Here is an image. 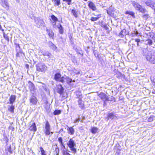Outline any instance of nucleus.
Listing matches in <instances>:
<instances>
[{
  "instance_id": "nucleus-1",
  "label": "nucleus",
  "mask_w": 155,
  "mask_h": 155,
  "mask_svg": "<svg viewBox=\"0 0 155 155\" xmlns=\"http://www.w3.org/2000/svg\"><path fill=\"white\" fill-rule=\"evenodd\" d=\"M132 4L136 10L139 11L142 13L145 12L146 11L145 8H143L138 3L135 1H132Z\"/></svg>"
},
{
  "instance_id": "nucleus-2",
  "label": "nucleus",
  "mask_w": 155,
  "mask_h": 155,
  "mask_svg": "<svg viewBox=\"0 0 155 155\" xmlns=\"http://www.w3.org/2000/svg\"><path fill=\"white\" fill-rule=\"evenodd\" d=\"M146 58L147 61L153 64H155V52H148Z\"/></svg>"
},
{
  "instance_id": "nucleus-3",
  "label": "nucleus",
  "mask_w": 155,
  "mask_h": 155,
  "mask_svg": "<svg viewBox=\"0 0 155 155\" xmlns=\"http://www.w3.org/2000/svg\"><path fill=\"white\" fill-rule=\"evenodd\" d=\"M67 144L73 153H75L76 152V149L74 147L76 144L74 141L72 139H71L68 142Z\"/></svg>"
},
{
  "instance_id": "nucleus-4",
  "label": "nucleus",
  "mask_w": 155,
  "mask_h": 155,
  "mask_svg": "<svg viewBox=\"0 0 155 155\" xmlns=\"http://www.w3.org/2000/svg\"><path fill=\"white\" fill-rule=\"evenodd\" d=\"M51 126L48 121H47L45 126V135L48 136L51 133L53 134V132H51Z\"/></svg>"
},
{
  "instance_id": "nucleus-5",
  "label": "nucleus",
  "mask_w": 155,
  "mask_h": 155,
  "mask_svg": "<svg viewBox=\"0 0 155 155\" xmlns=\"http://www.w3.org/2000/svg\"><path fill=\"white\" fill-rule=\"evenodd\" d=\"M60 81L63 83H64L65 82H66L69 84L73 81L74 82V81H72L71 78L66 76L61 77L60 79Z\"/></svg>"
},
{
  "instance_id": "nucleus-6",
  "label": "nucleus",
  "mask_w": 155,
  "mask_h": 155,
  "mask_svg": "<svg viewBox=\"0 0 155 155\" xmlns=\"http://www.w3.org/2000/svg\"><path fill=\"white\" fill-rule=\"evenodd\" d=\"M98 95L104 102L106 101H110L108 96L103 92H101L98 94Z\"/></svg>"
},
{
  "instance_id": "nucleus-7",
  "label": "nucleus",
  "mask_w": 155,
  "mask_h": 155,
  "mask_svg": "<svg viewBox=\"0 0 155 155\" xmlns=\"http://www.w3.org/2000/svg\"><path fill=\"white\" fill-rule=\"evenodd\" d=\"M37 25L39 26H44L45 23L43 21L39 18H35L34 19Z\"/></svg>"
},
{
  "instance_id": "nucleus-8",
  "label": "nucleus",
  "mask_w": 155,
  "mask_h": 155,
  "mask_svg": "<svg viewBox=\"0 0 155 155\" xmlns=\"http://www.w3.org/2000/svg\"><path fill=\"white\" fill-rule=\"evenodd\" d=\"M28 87L30 91L34 94V93L35 92L36 90L34 84L30 81L28 82Z\"/></svg>"
},
{
  "instance_id": "nucleus-9",
  "label": "nucleus",
  "mask_w": 155,
  "mask_h": 155,
  "mask_svg": "<svg viewBox=\"0 0 155 155\" xmlns=\"http://www.w3.org/2000/svg\"><path fill=\"white\" fill-rule=\"evenodd\" d=\"M47 69V67L45 64H42L39 66H37V70L39 72L41 71L44 72Z\"/></svg>"
},
{
  "instance_id": "nucleus-10",
  "label": "nucleus",
  "mask_w": 155,
  "mask_h": 155,
  "mask_svg": "<svg viewBox=\"0 0 155 155\" xmlns=\"http://www.w3.org/2000/svg\"><path fill=\"white\" fill-rule=\"evenodd\" d=\"M30 103L32 105H36L37 104L38 100L35 96H31L29 99Z\"/></svg>"
},
{
  "instance_id": "nucleus-11",
  "label": "nucleus",
  "mask_w": 155,
  "mask_h": 155,
  "mask_svg": "<svg viewBox=\"0 0 155 155\" xmlns=\"http://www.w3.org/2000/svg\"><path fill=\"white\" fill-rule=\"evenodd\" d=\"M145 3L147 6L150 7L153 9H154L155 3L153 2L151 0H148L145 2Z\"/></svg>"
},
{
  "instance_id": "nucleus-12",
  "label": "nucleus",
  "mask_w": 155,
  "mask_h": 155,
  "mask_svg": "<svg viewBox=\"0 0 155 155\" xmlns=\"http://www.w3.org/2000/svg\"><path fill=\"white\" fill-rule=\"evenodd\" d=\"M29 129L31 131L35 132L37 130V128L35 123L33 122L31 124H30Z\"/></svg>"
},
{
  "instance_id": "nucleus-13",
  "label": "nucleus",
  "mask_w": 155,
  "mask_h": 155,
  "mask_svg": "<svg viewBox=\"0 0 155 155\" xmlns=\"http://www.w3.org/2000/svg\"><path fill=\"white\" fill-rule=\"evenodd\" d=\"M1 5L4 8H9L8 4L6 0H1Z\"/></svg>"
},
{
  "instance_id": "nucleus-14",
  "label": "nucleus",
  "mask_w": 155,
  "mask_h": 155,
  "mask_svg": "<svg viewBox=\"0 0 155 155\" xmlns=\"http://www.w3.org/2000/svg\"><path fill=\"white\" fill-rule=\"evenodd\" d=\"M88 2L89 7L93 11L96 10V8L94 4L92 2L89 1Z\"/></svg>"
},
{
  "instance_id": "nucleus-15",
  "label": "nucleus",
  "mask_w": 155,
  "mask_h": 155,
  "mask_svg": "<svg viewBox=\"0 0 155 155\" xmlns=\"http://www.w3.org/2000/svg\"><path fill=\"white\" fill-rule=\"evenodd\" d=\"M78 103L79 107L81 109H84V102L82 101V99H79L78 101Z\"/></svg>"
},
{
  "instance_id": "nucleus-16",
  "label": "nucleus",
  "mask_w": 155,
  "mask_h": 155,
  "mask_svg": "<svg viewBox=\"0 0 155 155\" xmlns=\"http://www.w3.org/2000/svg\"><path fill=\"white\" fill-rule=\"evenodd\" d=\"M58 91L57 92L59 94H61L63 93L64 91V89L61 84H59L58 85Z\"/></svg>"
},
{
  "instance_id": "nucleus-17",
  "label": "nucleus",
  "mask_w": 155,
  "mask_h": 155,
  "mask_svg": "<svg viewBox=\"0 0 155 155\" xmlns=\"http://www.w3.org/2000/svg\"><path fill=\"white\" fill-rule=\"evenodd\" d=\"M15 99L16 96L15 95H12L9 99L10 104L12 105L15 102Z\"/></svg>"
},
{
  "instance_id": "nucleus-18",
  "label": "nucleus",
  "mask_w": 155,
  "mask_h": 155,
  "mask_svg": "<svg viewBox=\"0 0 155 155\" xmlns=\"http://www.w3.org/2000/svg\"><path fill=\"white\" fill-rule=\"evenodd\" d=\"M48 45L50 48L52 50H55L57 49V48L56 46L51 42L49 41L48 42Z\"/></svg>"
},
{
  "instance_id": "nucleus-19",
  "label": "nucleus",
  "mask_w": 155,
  "mask_h": 155,
  "mask_svg": "<svg viewBox=\"0 0 155 155\" xmlns=\"http://www.w3.org/2000/svg\"><path fill=\"white\" fill-rule=\"evenodd\" d=\"M131 35L133 37H135V36L138 37L140 35V34L137 31H136V30H135L133 31Z\"/></svg>"
},
{
  "instance_id": "nucleus-20",
  "label": "nucleus",
  "mask_w": 155,
  "mask_h": 155,
  "mask_svg": "<svg viewBox=\"0 0 155 155\" xmlns=\"http://www.w3.org/2000/svg\"><path fill=\"white\" fill-rule=\"evenodd\" d=\"M127 34H128V33H127L126 30L125 29L122 30L120 33V35L122 38L123 37L124 35Z\"/></svg>"
},
{
  "instance_id": "nucleus-21",
  "label": "nucleus",
  "mask_w": 155,
  "mask_h": 155,
  "mask_svg": "<svg viewBox=\"0 0 155 155\" xmlns=\"http://www.w3.org/2000/svg\"><path fill=\"white\" fill-rule=\"evenodd\" d=\"M61 75L60 73H57L55 74L54 79L56 81H59L61 78Z\"/></svg>"
},
{
  "instance_id": "nucleus-22",
  "label": "nucleus",
  "mask_w": 155,
  "mask_h": 155,
  "mask_svg": "<svg viewBox=\"0 0 155 155\" xmlns=\"http://www.w3.org/2000/svg\"><path fill=\"white\" fill-rule=\"evenodd\" d=\"M98 130V129L95 127H92L91 129V132L93 134L96 133Z\"/></svg>"
},
{
  "instance_id": "nucleus-23",
  "label": "nucleus",
  "mask_w": 155,
  "mask_h": 155,
  "mask_svg": "<svg viewBox=\"0 0 155 155\" xmlns=\"http://www.w3.org/2000/svg\"><path fill=\"white\" fill-rule=\"evenodd\" d=\"M47 32L48 33V35L49 36L50 38H53V37L54 36V33L51 31L49 30L48 31V30H47Z\"/></svg>"
},
{
  "instance_id": "nucleus-24",
  "label": "nucleus",
  "mask_w": 155,
  "mask_h": 155,
  "mask_svg": "<svg viewBox=\"0 0 155 155\" xmlns=\"http://www.w3.org/2000/svg\"><path fill=\"white\" fill-rule=\"evenodd\" d=\"M58 28L59 29V32L60 33L62 34L63 32V28L62 27L61 25L59 24L58 25Z\"/></svg>"
},
{
  "instance_id": "nucleus-25",
  "label": "nucleus",
  "mask_w": 155,
  "mask_h": 155,
  "mask_svg": "<svg viewBox=\"0 0 155 155\" xmlns=\"http://www.w3.org/2000/svg\"><path fill=\"white\" fill-rule=\"evenodd\" d=\"M71 13L76 18L78 16V12L75 10H72Z\"/></svg>"
},
{
  "instance_id": "nucleus-26",
  "label": "nucleus",
  "mask_w": 155,
  "mask_h": 155,
  "mask_svg": "<svg viewBox=\"0 0 155 155\" xmlns=\"http://www.w3.org/2000/svg\"><path fill=\"white\" fill-rule=\"evenodd\" d=\"M76 95L77 97L79 99H82V94L80 92L78 91L76 92Z\"/></svg>"
},
{
  "instance_id": "nucleus-27",
  "label": "nucleus",
  "mask_w": 155,
  "mask_h": 155,
  "mask_svg": "<svg viewBox=\"0 0 155 155\" xmlns=\"http://www.w3.org/2000/svg\"><path fill=\"white\" fill-rule=\"evenodd\" d=\"M145 43L146 45H150L152 44L153 42L151 39H148L145 41Z\"/></svg>"
},
{
  "instance_id": "nucleus-28",
  "label": "nucleus",
  "mask_w": 155,
  "mask_h": 155,
  "mask_svg": "<svg viewBox=\"0 0 155 155\" xmlns=\"http://www.w3.org/2000/svg\"><path fill=\"white\" fill-rule=\"evenodd\" d=\"M43 55L44 56H48L49 58H50L52 56V55L51 53H49L48 52H47L45 53H44L43 54Z\"/></svg>"
},
{
  "instance_id": "nucleus-29",
  "label": "nucleus",
  "mask_w": 155,
  "mask_h": 155,
  "mask_svg": "<svg viewBox=\"0 0 155 155\" xmlns=\"http://www.w3.org/2000/svg\"><path fill=\"white\" fill-rule=\"evenodd\" d=\"M68 131H69V133L71 135L74 134V130L72 127L69 128Z\"/></svg>"
},
{
  "instance_id": "nucleus-30",
  "label": "nucleus",
  "mask_w": 155,
  "mask_h": 155,
  "mask_svg": "<svg viewBox=\"0 0 155 155\" xmlns=\"http://www.w3.org/2000/svg\"><path fill=\"white\" fill-rule=\"evenodd\" d=\"M14 106L12 104V105L8 108V110L11 112L13 113L14 112Z\"/></svg>"
},
{
  "instance_id": "nucleus-31",
  "label": "nucleus",
  "mask_w": 155,
  "mask_h": 155,
  "mask_svg": "<svg viewBox=\"0 0 155 155\" xmlns=\"http://www.w3.org/2000/svg\"><path fill=\"white\" fill-rule=\"evenodd\" d=\"M100 15H99L98 16V17H92L91 18V20L92 21H96L101 16H100Z\"/></svg>"
},
{
  "instance_id": "nucleus-32",
  "label": "nucleus",
  "mask_w": 155,
  "mask_h": 155,
  "mask_svg": "<svg viewBox=\"0 0 155 155\" xmlns=\"http://www.w3.org/2000/svg\"><path fill=\"white\" fill-rule=\"evenodd\" d=\"M114 116L113 114L112 113L109 114L108 116V119H113L114 118Z\"/></svg>"
},
{
  "instance_id": "nucleus-33",
  "label": "nucleus",
  "mask_w": 155,
  "mask_h": 155,
  "mask_svg": "<svg viewBox=\"0 0 155 155\" xmlns=\"http://www.w3.org/2000/svg\"><path fill=\"white\" fill-rule=\"evenodd\" d=\"M61 110H56L54 112V115H57L60 114L61 113Z\"/></svg>"
},
{
  "instance_id": "nucleus-34",
  "label": "nucleus",
  "mask_w": 155,
  "mask_h": 155,
  "mask_svg": "<svg viewBox=\"0 0 155 155\" xmlns=\"http://www.w3.org/2000/svg\"><path fill=\"white\" fill-rule=\"evenodd\" d=\"M125 14H129V15L132 16L133 17H134V13L133 12L130 11H127L125 12Z\"/></svg>"
},
{
  "instance_id": "nucleus-35",
  "label": "nucleus",
  "mask_w": 155,
  "mask_h": 155,
  "mask_svg": "<svg viewBox=\"0 0 155 155\" xmlns=\"http://www.w3.org/2000/svg\"><path fill=\"white\" fill-rule=\"evenodd\" d=\"M111 8L110 7L109 9L107 10V13L109 15L111 16L113 15V11L111 9Z\"/></svg>"
},
{
  "instance_id": "nucleus-36",
  "label": "nucleus",
  "mask_w": 155,
  "mask_h": 155,
  "mask_svg": "<svg viewBox=\"0 0 155 155\" xmlns=\"http://www.w3.org/2000/svg\"><path fill=\"white\" fill-rule=\"evenodd\" d=\"M40 149L41 152V155H46L45 154V151L44 150L42 147H40Z\"/></svg>"
},
{
  "instance_id": "nucleus-37",
  "label": "nucleus",
  "mask_w": 155,
  "mask_h": 155,
  "mask_svg": "<svg viewBox=\"0 0 155 155\" xmlns=\"http://www.w3.org/2000/svg\"><path fill=\"white\" fill-rule=\"evenodd\" d=\"M62 139L61 137H60L58 138V141L60 143L61 145L64 146L62 142Z\"/></svg>"
},
{
  "instance_id": "nucleus-38",
  "label": "nucleus",
  "mask_w": 155,
  "mask_h": 155,
  "mask_svg": "<svg viewBox=\"0 0 155 155\" xmlns=\"http://www.w3.org/2000/svg\"><path fill=\"white\" fill-rule=\"evenodd\" d=\"M51 18L52 20L55 21H58V18L54 15H52L51 16Z\"/></svg>"
},
{
  "instance_id": "nucleus-39",
  "label": "nucleus",
  "mask_w": 155,
  "mask_h": 155,
  "mask_svg": "<svg viewBox=\"0 0 155 155\" xmlns=\"http://www.w3.org/2000/svg\"><path fill=\"white\" fill-rule=\"evenodd\" d=\"M3 36L8 41H9V38L7 34H5L4 33H3Z\"/></svg>"
},
{
  "instance_id": "nucleus-40",
  "label": "nucleus",
  "mask_w": 155,
  "mask_h": 155,
  "mask_svg": "<svg viewBox=\"0 0 155 155\" xmlns=\"http://www.w3.org/2000/svg\"><path fill=\"white\" fill-rule=\"evenodd\" d=\"M54 4L55 5L58 6L59 5L61 4V2L60 0H55L54 1Z\"/></svg>"
},
{
  "instance_id": "nucleus-41",
  "label": "nucleus",
  "mask_w": 155,
  "mask_h": 155,
  "mask_svg": "<svg viewBox=\"0 0 155 155\" xmlns=\"http://www.w3.org/2000/svg\"><path fill=\"white\" fill-rule=\"evenodd\" d=\"M150 37L155 42V34L152 33L151 34Z\"/></svg>"
},
{
  "instance_id": "nucleus-42",
  "label": "nucleus",
  "mask_w": 155,
  "mask_h": 155,
  "mask_svg": "<svg viewBox=\"0 0 155 155\" xmlns=\"http://www.w3.org/2000/svg\"><path fill=\"white\" fill-rule=\"evenodd\" d=\"M149 17V15L148 14H145L143 16V18L145 19H147Z\"/></svg>"
},
{
  "instance_id": "nucleus-43",
  "label": "nucleus",
  "mask_w": 155,
  "mask_h": 155,
  "mask_svg": "<svg viewBox=\"0 0 155 155\" xmlns=\"http://www.w3.org/2000/svg\"><path fill=\"white\" fill-rule=\"evenodd\" d=\"M64 2H67L68 4L70 5L71 4V0H62Z\"/></svg>"
},
{
  "instance_id": "nucleus-44",
  "label": "nucleus",
  "mask_w": 155,
  "mask_h": 155,
  "mask_svg": "<svg viewBox=\"0 0 155 155\" xmlns=\"http://www.w3.org/2000/svg\"><path fill=\"white\" fill-rule=\"evenodd\" d=\"M8 151L11 153H12V151L11 150V146H9V147L8 149Z\"/></svg>"
},
{
  "instance_id": "nucleus-45",
  "label": "nucleus",
  "mask_w": 155,
  "mask_h": 155,
  "mask_svg": "<svg viewBox=\"0 0 155 155\" xmlns=\"http://www.w3.org/2000/svg\"><path fill=\"white\" fill-rule=\"evenodd\" d=\"M153 118L152 117H150L148 119V121L149 122H151L153 120Z\"/></svg>"
},
{
  "instance_id": "nucleus-46",
  "label": "nucleus",
  "mask_w": 155,
  "mask_h": 155,
  "mask_svg": "<svg viewBox=\"0 0 155 155\" xmlns=\"http://www.w3.org/2000/svg\"><path fill=\"white\" fill-rule=\"evenodd\" d=\"M63 155H71L68 153L67 152H64L63 153Z\"/></svg>"
},
{
  "instance_id": "nucleus-47",
  "label": "nucleus",
  "mask_w": 155,
  "mask_h": 155,
  "mask_svg": "<svg viewBox=\"0 0 155 155\" xmlns=\"http://www.w3.org/2000/svg\"><path fill=\"white\" fill-rule=\"evenodd\" d=\"M79 118H77L74 121V123H78L79 121Z\"/></svg>"
},
{
  "instance_id": "nucleus-48",
  "label": "nucleus",
  "mask_w": 155,
  "mask_h": 155,
  "mask_svg": "<svg viewBox=\"0 0 155 155\" xmlns=\"http://www.w3.org/2000/svg\"><path fill=\"white\" fill-rule=\"evenodd\" d=\"M135 40L137 43L139 42L140 41V40L139 39H135Z\"/></svg>"
},
{
  "instance_id": "nucleus-49",
  "label": "nucleus",
  "mask_w": 155,
  "mask_h": 155,
  "mask_svg": "<svg viewBox=\"0 0 155 155\" xmlns=\"http://www.w3.org/2000/svg\"><path fill=\"white\" fill-rule=\"evenodd\" d=\"M137 46H139V42L137 43Z\"/></svg>"
},
{
  "instance_id": "nucleus-50",
  "label": "nucleus",
  "mask_w": 155,
  "mask_h": 155,
  "mask_svg": "<svg viewBox=\"0 0 155 155\" xmlns=\"http://www.w3.org/2000/svg\"><path fill=\"white\" fill-rule=\"evenodd\" d=\"M154 9V13L155 14V7L154 8V9Z\"/></svg>"
},
{
  "instance_id": "nucleus-51",
  "label": "nucleus",
  "mask_w": 155,
  "mask_h": 155,
  "mask_svg": "<svg viewBox=\"0 0 155 155\" xmlns=\"http://www.w3.org/2000/svg\"><path fill=\"white\" fill-rule=\"evenodd\" d=\"M1 28H2V27H1V25L0 24V29H1Z\"/></svg>"
},
{
  "instance_id": "nucleus-52",
  "label": "nucleus",
  "mask_w": 155,
  "mask_h": 155,
  "mask_svg": "<svg viewBox=\"0 0 155 155\" xmlns=\"http://www.w3.org/2000/svg\"><path fill=\"white\" fill-rule=\"evenodd\" d=\"M32 155H35V154L34 153H32Z\"/></svg>"
},
{
  "instance_id": "nucleus-53",
  "label": "nucleus",
  "mask_w": 155,
  "mask_h": 155,
  "mask_svg": "<svg viewBox=\"0 0 155 155\" xmlns=\"http://www.w3.org/2000/svg\"><path fill=\"white\" fill-rule=\"evenodd\" d=\"M154 90H155V86L154 87Z\"/></svg>"
},
{
  "instance_id": "nucleus-54",
  "label": "nucleus",
  "mask_w": 155,
  "mask_h": 155,
  "mask_svg": "<svg viewBox=\"0 0 155 155\" xmlns=\"http://www.w3.org/2000/svg\"><path fill=\"white\" fill-rule=\"evenodd\" d=\"M84 1H87V0H84Z\"/></svg>"
},
{
  "instance_id": "nucleus-55",
  "label": "nucleus",
  "mask_w": 155,
  "mask_h": 155,
  "mask_svg": "<svg viewBox=\"0 0 155 155\" xmlns=\"http://www.w3.org/2000/svg\"><path fill=\"white\" fill-rule=\"evenodd\" d=\"M18 47H19V45H18Z\"/></svg>"
},
{
  "instance_id": "nucleus-56",
  "label": "nucleus",
  "mask_w": 155,
  "mask_h": 155,
  "mask_svg": "<svg viewBox=\"0 0 155 155\" xmlns=\"http://www.w3.org/2000/svg\"><path fill=\"white\" fill-rule=\"evenodd\" d=\"M55 0H54V1Z\"/></svg>"
}]
</instances>
